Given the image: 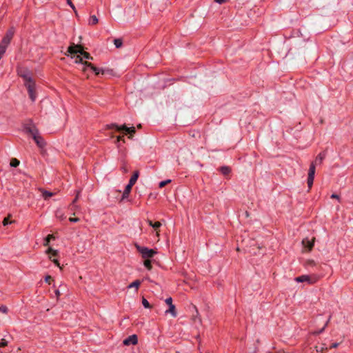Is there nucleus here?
<instances>
[{"mask_svg": "<svg viewBox=\"0 0 353 353\" xmlns=\"http://www.w3.org/2000/svg\"><path fill=\"white\" fill-rule=\"evenodd\" d=\"M20 76L24 79V84L27 88L30 99L34 101L37 97L34 92V82L28 73L20 74Z\"/></svg>", "mask_w": 353, "mask_h": 353, "instance_id": "obj_1", "label": "nucleus"}, {"mask_svg": "<svg viewBox=\"0 0 353 353\" xmlns=\"http://www.w3.org/2000/svg\"><path fill=\"white\" fill-rule=\"evenodd\" d=\"M79 53L82 57L92 60L93 57L87 52H85L83 50V47L81 45H75L74 43H72L70 46L68 47L67 53H65L66 55H68V54H78Z\"/></svg>", "mask_w": 353, "mask_h": 353, "instance_id": "obj_2", "label": "nucleus"}, {"mask_svg": "<svg viewBox=\"0 0 353 353\" xmlns=\"http://www.w3.org/2000/svg\"><path fill=\"white\" fill-rule=\"evenodd\" d=\"M107 129H114L115 130L118 132H124L125 134H129V138L131 139L133 136V134L135 133V128L134 127H130L128 128L125 125H118L115 123H112L111 125H107Z\"/></svg>", "mask_w": 353, "mask_h": 353, "instance_id": "obj_3", "label": "nucleus"}, {"mask_svg": "<svg viewBox=\"0 0 353 353\" xmlns=\"http://www.w3.org/2000/svg\"><path fill=\"white\" fill-rule=\"evenodd\" d=\"M136 248L139 252H140L142 255L143 258L149 259L152 258L154 256L157 252L153 249H149L148 248L141 247L140 245H137Z\"/></svg>", "mask_w": 353, "mask_h": 353, "instance_id": "obj_4", "label": "nucleus"}, {"mask_svg": "<svg viewBox=\"0 0 353 353\" xmlns=\"http://www.w3.org/2000/svg\"><path fill=\"white\" fill-rule=\"evenodd\" d=\"M296 282H306L309 284L315 283L319 280V276L316 275H302L297 276L294 279Z\"/></svg>", "mask_w": 353, "mask_h": 353, "instance_id": "obj_5", "label": "nucleus"}, {"mask_svg": "<svg viewBox=\"0 0 353 353\" xmlns=\"http://www.w3.org/2000/svg\"><path fill=\"white\" fill-rule=\"evenodd\" d=\"M316 166L314 163H312L308 172V177H307V185L309 189H310L313 185L314 174H315Z\"/></svg>", "mask_w": 353, "mask_h": 353, "instance_id": "obj_6", "label": "nucleus"}, {"mask_svg": "<svg viewBox=\"0 0 353 353\" xmlns=\"http://www.w3.org/2000/svg\"><path fill=\"white\" fill-rule=\"evenodd\" d=\"M14 34V30L12 28H11L10 29H9L7 31L6 35L3 38L0 44L7 47L9 45L11 39H12Z\"/></svg>", "mask_w": 353, "mask_h": 353, "instance_id": "obj_7", "label": "nucleus"}, {"mask_svg": "<svg viewBox=\"0 0 353 353\" xmlns=\"http://www.w3.org/2000/svg\"><path fill=\"white\" fill-rule=\"evenodd\" d=\"M85 65L86 66V68L87 67L90 68V69L95 73L96 75H99L100 74H105L106 73H108L109 72L108 70H103V69L98 68L95 67L92 63L88 62V61H85Z\"/></svg>", "mask_w": 353, "mask_h": 353, "instance_id": "obj_8", "label": "nucleus"}, {"mask_svg": "<svg viewBox=\"0 0 353 353\" xmlns=\"http://www.w3.org/2000/svg\"><path fill=\"white\" fill-rule=\"evenodd\" d=\"M138 342V338H137V336L136 334H132L130 336H128V338H126L123 343L125 345H136Z\"/></svg>", "mask_w": 353, "mask_h": 353, "instance_id": "obj_9", "label": "nucleus"}, {"mask_svg": "<svg viewBox=\"0 0 353 353\" xmlns=\"http://www.w3.org/2000/svg\"><path fill=\"white\" fill-rule=\"evenodd\" d=\"M314 238L312 239H309L308 238L303 239L302 241V244L304 248H307L309 251H310L314 245Z\"/></svg>", "mask_w": 353, "mask_h": 353, "instance_id": "obj_10", "label": "nucleus"}, {"mask_svg": "<svg viewBox=\"0 0 353 353\" xmlns=\"http://www.w3.org/2000/svg\"><path fill=\"white\" fill-rule=\"evenodd\" d=\"M72 54L74 55L72 57L75 59V63H81L83 65L81 68V70L83 72H85L87 70V68H86V66L85 65V61H83L82 56L80 54Z\"/></svg>", "mask_w": 353, "mask_h": 353, "instance_id": "obj_11", "label": "nucleus"}, {"mask_svg": "<svg viewBox=\"0 0 353 353\" xmlns=\"http://www.w3.org/2000/svg\"><path fill=\"white\" fill-rule=\"evenodd\" d=\"M25 130L27 133L30 134L32 138L38 134V130L34 125H26Z\"/></svg>", "mask_w": 353, "mask_h": 353, "instance_id": "obj_12", "label": "nucleus"}, {"mask_svg": "<svg viewBox=\"0 0 353 353\" xmlns=\"http://www.w3.org/2000/svg\"><path fill=\"white\" fill-rule=\"evenodd\" d=\"M33 139L34 140L37 145L39 148H43L44 146V145H45L44 140L43 139V138L41 136L39 135V134H37L36 136H34L33 137Z\"/></svg>", "mask_w": 353, "mask_h": 353, "instance_id": "obj_13", "label": "nucleus"}, {"mask_svg": "<svg viewBox=\"0 0 353 353\" xmlns=\"http://www.w3.org/2000/svg\"><path fill=\"white\" fill-rule=\"evenodd\" d=\"M133 185H132V184H131L130 183L126 185V187L125 188V190H124V192L123 193V195H122V199H125L128 197L129 194L130 193L132 188Z\"/></svg>", "mask_w": 353, "mask_h": 353, "instance_id": "obj_14", "label": "nucleus"}, {"mask_svg": "<svg viewBox=\"0 0 353 353\" xmlns=\"http://www.w3.org/2000/svg\"><path fill=\"white\" fill-rule=\"evenodd\" d=\"M148 224L152 226L156 231H157V236L159 235V231L157 230L158 228L161 225V223L159 221H157L155 223H153L152 221L148 220Z\"/></svg>", "mask_w": 353, "mask_h": 353, "instance_id": "obj_15", "label": "nucleus"}, {"mask_svg": "<svg viewBox=\"0 0 353 353\" xmlns=\"http://www.w3.org/2000/svg\"><path fill=\"white\" fill-rule=\"evenodd\" d=\"M325 154L324 153H320L316 157V159L314 161H313L312 163H314L315 166L316 165H319V164H321L323 159H325Z\"/></svg>", "mask_w": 353, "mask_h": 353, "instance_id": "obj_16", "label": "nucleus"}, {"mask_svg": "<svg viewBox=\"0 0 353 353\" xmlns=\"http://www.w3.org/2000/svg\"><path fill=\"white\" fill-rule=\"evenodd\" d=\"M219 170L221 172V174H223L225 176H228L230 174V172H231V169L228 166L221 167L219 168Z\"/></svg>", "mask_w": 353, "mask_h": 353, "instance_id": "obj_17", "label": "nucleus"}, {"mask_svg": "<svg viewBox=\"0 0 353 353\" xmlns=\"http://www.w3.org/2000/svg\"><path fill=\"white\" fill-rule=\"evenodd\" d=\"M139 171H135L132 177L130 178L129 183L132 185H134L139 178Z\"/></svg>", "mask_w": 353, "mask_h": 353, "instance_id": "obj_18", "label": "nucleus"}, {"mask_svg": "<svg viewBox=\"0 0 353 353\" xmlns=\"http://www.w3.org/2000/svg\"><path fill=\"white\" fill-rule=\"evenodd\" d=\"M166 313H170L173 316H176V313L175 311V306L174 305H169V309L166 310Z\"/></svg>", "mask_w": 353, "mask_h": 353, "instance_id": "obj_19", "label": "nucleus"}, {"mask_svg": "<svg viewBox=\"0 0 353 353\" xmlns=\"http://www.w3.org/2000/svg\"><path fill=\"white\" fill-rule=\"evenodd\" d=\"M140 284H141V281L139 280H136L134 282H132L131 284H130L128 285V288H136V291H137Z\"/></svg>", "mask_w": 353, "mask_h": 353, "instance_id": "obj_20", "label": "nucleus"}, {"mask_svg": "<svg viewBox=\"0 0 353 353\" xmlns=\"http://www.w3.org/2000/svg\"><path fill=\"white\" fill-rule=\"evenodd\" d=\"M53 195H54L53 192H48V191H46V190H43L42 191V196H43V198L45 199H47L51 197Z\"/></svg>", "mask_w": 353, "mask_h": 353, "instance_id": "obj_21", "label": "nucleus"}, {"mask_svg": "<svg viewBox=\"0 0 353 353\" xmlns=\"http://www.w3.org/2000/svg\"><path fill=\"white\" fill-rule=\"evenodd\" d=\"M54 236H53L52 234H48V235L46 237V239H45V240H44L43 245H44V246H48V244H49V243H50V240H51L52 239H54Z\"/></svg>", "mask_w": 353, "mask_h": 353, "instance_id": "obj_22", "label": "nucleus"}, {"mask_svg": "<svg viewBox=\"0 0 353 353\" xmlns=\"http://www.w3.org/2000/svg\"><path fill=\"white\" fill-rule=\"evenodd\" d=\"M98 23V19L95 15H92L90 17V19L89 23L91 25H95Z\"/></svg>", "mask_w": 353, "mask_h": 353, "instance_id": "obj_23", "label": "nucleus"}, {"mask_svg": "<svg viewBox=\"0 0 353 353\" xmlns=\"http://www.w3.org/2000/svg\"><path fill=\"white\" fill-rule=\"evenodd\" d=\"M19 165V161L17 159H12L10 161V165L16 168Z\"/></svg>", "mask_w": 353, "mask_h": 353, "instance_id": "obj_24", "label": "nucleus"}, {"mask_svg": "<svg viewBox=\"0 0 353 353\" xmlns=\"http://www.w3.org/2000/svg\"><path fill=\"white\" fill-rule=\"evenodd\" d=\"M114 43L116 48H119L122 46V41L120 39H115L114 40Z\"/></svg>", "mask_w": 353, "mask_h": 353, "instance_id": "obj_25", "label": "nucleus"}, {"mask_svg": "<svg viewBox=\"0 0 353 353\" xmlns=\"http://www.w3.org/2000/svg\"><path fill=\"white\" fill-rule=\"evenodd\" d=\"M144 265L147 269L151 270L152 269L151 261L150 259H146L144 261Z\"/></svg>", "mask_w": 353, "mask_h": 353, "instance_id": "obj_26", "label": "nucleus"}, {"mask_svg": "<svg viewBox=\"0 0 353 353\" xmlns=\"http://www.w3.org/2000/svg\"><path fill=\"white\" fill-rule=\"evenodd\" d=\"M142 304H143V305L145 308H150L151 307L150 304L149 303V302L145 298L142 299Z\"/></svg>", "mask_w": 353, "mask_h": 353, "instance_id": "obj_27", "label": "nucleus"}, {"mask_svg": "<svg viewBox=\"0 0 353 353\" xmlns=\"http://www.w3.org/2000/svg\"><path fill=\"white\" fill-rule=\"evenodd\" d=\"M171 183V180L170 179H168V180H165V181H161L159 183V188H163L165 185H166L167 184Z\"/></svg>", "mask_w": 353, "mask_h": 353, "instance_id": "obj_28", "label": "nucleus"}, {"mask_svg": "<svg viewBox=\"0 0 353 353\" xmlns=\"http://www.w3.org/2000/svg\"><path fill=\"white\" fill-rule=\"evenodd\" d=\"M48 254H52L53 256H57L58 254V252L55 250H53L51 248H49L46 252Z\"/></svg>", "mask_w": 353, "mask_h": 353, "instance_id": "obj_29", "label": "nucleus"}, {"mask_svg": "<svg viewBox=\"0 0 353 353\" xmlns=\"http://www.w3.org/2000/svg\"><path fill=\"white\" fill-rule=\"evenodd\" d=\"M8 312V308L5 305H1L0 307V312L6 314Z\"/></svg>", "mask_w": 353, "mask_h": 353, "instance_id": "obj_30", "label": "nucleus"}, {"mask_svg": "<svg viewBox=\"0 0 353 353\" xmlns=\"http://www.w3.org/2000/svg\"><path fill=\"white\" fill-rule=\"evenodd\" d=\"M6 48H7L6 46L0 44V54L1 55L3 56L4 54V53L6 52Z\"/></svg>", "mask_w": 353, "mask_h": 353, "instance_id": "obj_31", "label": "nucleus"}, {"mask_svg": "<svg viewBox=\"0 0 353 353\" xmlns=\"http://www.w3.org/2000/svg\"><path fill=\"white\" fill-rule=\"evenodd\" d=\"M8 345V341L5 339H2L0 342V347H6Z\"/></svg>", "mask_w": 353, "mask_h": 353, "instance_id": "obj_32", "label": "nucleus"}, {"mask_svg": "<svg viewBox=\"0 0 353 353\" xmlns=\"http://www.w3.org/2000/svg\"><path fill=\"white\" fill-rule=\"evenodd\" d=\"M12 223V221H10L9 220V217L4 218V219L3 221V225H8L9 223Z\"/></svg>", "mask_w": 353, "mask_h": 353, "instance_id": "obj_33", "label": "nucleus"}, {"mask_svg": "<svg viewBox=\"0 0 353 353\" xmlns=\"http://www.w3.org/2000/svg\"><path fill=\"white\" fill-rule=\"evenodd\" d=\"M52 281V278L51 276L48 275L45 278V281L48 283V284H50L51 281Z\"/></svg>", "mask_w": 353, "mask_h": 353, "instance_id": "obj_34", "label": "nucleus"}, {"mask_svg": "<svg viewBox=\"0 0 353 353\" xmlns=\"http://www.w3.org/2000/svg\"><path fill=\"white\" fill-rule=\"evenodd\" d=\"M79 194H80V191L79 190L77 192V195H76L75 199L72 201V205H74L77 201Z\"/></svg>", "mask_w": 353, "mask_h": 353, "instance_id": "obj_35", "label": "nucleus"}, {"mask_svg": "<svg viewBox=\"0 0 353 353\" xmlns=\"http://www.w3.org/2000/svg\"><path fill=\"white\" fill-rule=\"evenodd\" d=\"M165 303L168 305H173L172 304V299L171 297H169L168 299H165Z\"/></svg>", "mask_w": 353, "mask_h": 353, "instance_id": "obj_36", "label": "nucleus"}, {"mask_svg": "<svg viewBox=\"0 0 353 353\" xmlns=\"http://www.w3.org/2000/svg\"><path fill=\"white\" fill-rule=\"evenodd\" d=\"M121 141L125 142L123 136H119V137H117V143H118V142H119Z\"/></svg>", "mask_w": 353, "mask_h": 353, "instance_id": "obj_37", "label": "nucleus"}, {"mask_svg": "<svg viewBox=\"0 0 353 353\" xmlns=\"http://www.w3.org/2000/svg\"><path fill=\"white\" fill-rule=\"evenodd\" d=\"M325 329V327H323L321 330H319L318 331L314 332V334H319L322 333Z\"/></svg>", "mask_w": 353, "mask_h": 353, "instance_id": "obj_38", "label": "nucleus"}, {"mask_svg": "<svg viewBox=\"0 0 353 353\" xmlns=\"http://www.w3.org/2000/svg\"><path fill=\"white\" fill-rule=\"evenodd\" d=\"M121 170H123V172L124 173H127L128 172V169L127 168V166L125 165H123L122 167H121Z\"/></svg>", "mask_w": 353, "mask_h": 353, "instance_id": "obj_39", "label": "nucleus"}, {"mask_svg": "<svg viewBox=\"0 0 353 353\" xmlns=\"http://www.w3.org/2000/svg\"><path fill=\"white\" fill-rule=\"evenodd\" d=\"M69 221H71V222H78L79 221V218H72V217H70L69 219Z\"/></svg>", "mask_w": 353, "mask_h": 353, "instance_id": "obj_40", "label": "nucleus"}, {"mask_svg": "<svg viewBox=\"0 0 353 353\" xmlns=\"http://www.w3.org/2000/svg\"><path fill=\"white\" fill-rule=\"evenodd\" d=\"M339 343H332L330 346V348H335V347H337L339 346Z\"/></svg>", "mask_w": 353, "mask_h": 353, "instance_id": "obj_41", "label": "nucleus"}, {"mask_svg": "<svg viewBox=\"0 0 353 353\" xmlns=\"http://www.w3.org/2000/svg\"><path fill=\"white\" fill-rule=\"evenodd\" d=\"M52 262H53L56 265H57L58 267H60V264H59V263L58 260H57V259H53V260H52Z\"/></svg>", "mask_w": 353, "mask_h": 353, "instance_id": "obj_42", "label": "nucleus"}, {"mask_svg": "<svg viewBox=\"0 0 353 353\" xmlns=\"http://www.w3.org/2000/svg\"><path fill=\"white\" fill-rule=\"evenodd\" d=\"M331 198H332V199H339V195H337V194H333L331 196Z\"/></svg>", "mask_w": 353, "mask_h": 353, "instance_id": "obj_43", "label": "nucleus"}, {"mask_svg": "<svg viewBox=\"0 0 353 353\" xmlns=\"http://www.w3.org/2000/svg\"><path fill=\"white\" fill-rule=\"evenodd\" d=\"M67 1V3L70 6V7H73V3L72 2L71 0H66Z\"/></svg>", "mask_w": 353, "mask_h": 353, "instance_id": "obj_44", "label": "nucleus"}, {"mask_svg": "<svg viewBox=\"0 0 353 353\" xmlns=\"http://www.w3.org/2000/svg\"><path fill=\"white\" fill-rule=\"evenodd\" d=\"M330 319H331V316L329 317L328 320L326 321L325 325L323 327H325V328L327 326L330 321Z\"/></svg>", "mask_w": 353, "mask_h": 353, "instance_id": "obj_45", "label": "nucleus"}, {"mask_svg": "<svg viewBox=\"0 0 353 353\" xmlns=\"http://www.w3.org/2000/svg\"><path fill=\"white\" fill-rule=\"evenodd\" d=\"M215 1L219 3H223L225 1V0H215Z\"/></svg>", "mask_w": 353, "mask_h": 353, "instance_id": "obj_46", "label": "nucleus"}, {"mask_svg": "<svg viewBox=\"0 0 353 353\" xmlns=\"http://www.w3.org/2000/svg\"><path fill=\"white\" fill-rule=\"evenodd\" d=\"M55 294H56V296L58 297V296L60 295V292H59V290H57L55 291Z\"/></svg>", "mask_w": 353, "mask_h": 353, "instance_id": "obj_47", "label": "nucleus"}, {"mask_svg": "<svg viewBox=\"0 0 353 353\" xmlns=\"http://www.w3.org/2000/svg\"><path fill=\"white\" fill-rule=\"evenodd\" d=\"M75 12L76 15H77V10H76V8H75V6L73 5V7H70Z\"/></svg>", "mask_w": 353, "mask_h": 353, "instance_id": "obj_48", "label": "nucleus"}, {"mask_svg": "<svg viewBox=\"0 0 353 353\" xmlns=\"http://www.w3.org/2000/svg\"><path fill=\"white\" fill-rule=\"evenodd\" d=\"M137 128H141V124H139V125H137Z\"/></svg>", "mask_w": 353, "mask_h": 353, "instance_id": "obj_49", "label": "nucleus"}, {"mask_svg": "<svg viewBox=\"0 0 353 353\" xmlns=\"http://www.w3.org/2000/svg\"><path fill=\"white\" fill-rule=\"evenodd\" d=\"M245 214H246V216H248V212H246Z\"/></svg>", "mask_w": 353, "mask_h": 353, "instance_id": "obj_50", "label": "nucleus"}, {"mask_svg": "<svg viewBox=\"0 0 353 353\" xmlns=\"http://www.w3.org/2000/svg\"><path fill=\"white\" fill-rule=\"evenodd\" d=\"M1 57H2V55L0 54V59H1Z\"/></svg>", "mask_w": 353, "mask_h": 353, "instance_id": "obj_51", "label": "nucleus"}]
</instances>
